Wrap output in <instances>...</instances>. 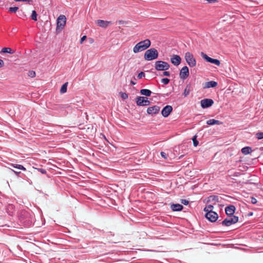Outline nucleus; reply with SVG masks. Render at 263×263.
I'll return each mask as SVG.
<instances>
[{"label":"nucleus","instance_id":"nucleus-8","mask_svg":"<svg viewBox=\"0 0 263 263\" xmlns=\"http://www.w3.org/2000/svg\"><path fill=\"white\" fill-rule=\"evenodd\" d=\"M201 55L208 62L215 64L217 66H219L220 64L219 60L210 58L203 52H201Z\"/></svg>","mask_w":263,"mask_h":263},{"label":"nucleus","instance_id":"nucleus-31","mask_svg":"<svg viewBox=\"0 0 263 263\" xmlns=\"http://www.w3.org/2000/svg\"><path fill=\"white\" fill-rule=\"evenodd\" d=\"M197 136L196 135H195L192 138L193 145L195 147L197 146L199 144V142H198V140H197Z\"/></svg>","mask_w":263,"mask_h":263},{"label":"nucleus","instance_id":"nucleus-18","mask_svg":"<svg viewBox=\"0 0 263 263\" xmlns=\"http://www.w3.org/2000/svg\"><path fill=\"white\" fill-rule=\"evenodd\" d=\"M183 208V205L179 203H175L171 205V209L173 211H181Z\"/></svg>","mask_w":263,"mask_h":263},{"label":"nucleus","instance_id":"nucleus-23","mask_svg":"<svg viewBox=\"0 0 263 263\" xmlns=\"http://www.w3.org/2000/svg\"><path fill=\"white\" fill-rule=\"evenodd\" d=\"M214 208V204H208L205 206V207L204 208L203 211L205 212L206 213L208 212H214L213 211Z\"/></svg>","mask_w":263,"mask_h":263},{"label":"nucleus","instance_id":"nucleus-25","mask_svg":"<svg viewBox=\"0 0 263 263\" xmlns=\"http://www.w3.org/2000/svg\"><path fill=\"white\" fill-rule=\"evenodd\" d=\"M11 166H12L14 168H17L18 170H23V171H26V170L25 167H24L23 165H22L21 164L12 163V164H11Z\"/></svg>","mask_w":263,"mask_h":263},{"label":"nucleus","instance_id":"nucleus-12","mask_svg":"<svg viewBox=\"0 0 263 263\" xmlns=\"http://www.w3.org/2000/svg\"><path fill=\"white\" fill-rule=\"evenodd\" d=\"M160 107L158 105L149 107L147 109V112L151 115H154L158 114L160 111Z\"/></svg>","mask_w":263,"mask_h":263},{"label":"nucleus","instance_id":"nucleus-6","mask_svg":"<svg viewBox=\"0 0 263 263\" xmlns=\"http://www.w3.org/2000/svg\"><path fill=\"white\" fill-rule=\"evenodd\" d=\"M151 103L146 97H137L136 98V104L138 106H148L151 104Z\"/></svg>","mask_w":263,"mask_h":263},{"label":"nucleus","instance_id":"nucleus-30","mask_svg":"<svg viewBox=\"0 0 263 263\" xmlns=\"http://www.w3.org/2000/svg\"><path fill=\"white\" fill-rule=\"evenodd\" d=\"M37 14L35 10H33L32 11V13L31 15V19L34 21H37Z\"/></svg>","mask_w":263,"mask_h":263},{"label":"nucleus","instance_id":"nucleus-36","mask_svg":"<svg viewBox=\"0 0 263 263\" xmlns=\"http://www.w3.org/2000/svg\"><path fill=\"white\" fill-rule=\"evenodd\" d=\"M161 82L164 84L166 85L170 82V79L167 78H163L161 80Z\"/></svg>","mask_w":263,"mask_h":263},{"label":"nucleus","instance_id":"nucleus-13","mask_svg":"<svg viewBox=\"0 0 263 263\" xmlns=\"http://www.w3.org/2000/svg\"><path fill=\"white\" fill-rule=\"evenodd\" d=\"M173 110V107L171 105L165 106L161 111V115L163 117H167Z\"/></svg>","mask_w":263,"mask_h":263},{"label":"nucleus","instance_id":"nucleus-39","mask_svg":"<svg viewBox=\"0 0 263 263\" xmlns=\"http://www.w3.org/2000/svg\"><path fill=\"white\" fill-rule=\"evenodd\" d=\"M160 155L163 158L165 159H166L167 158V155L165 153L161 152Z\"/></svg>","mask_w":263,"mask_h":263},{"label":"nucleus","instance_id":"nucleus-16","mask_svg":"<svg viewBox=\"0 0 263 263\" xmlns=\"http://www.w3.org/2000/svg\"><path fill=\"white\" fill-rule=\"evenodd\" d=\"M181 58L178 55H174L171 59L172 64L175 66L179 65L181 63Z\"/></svg>","mask_w":263,"mask_h":263},{"label":"nucleus","instance_id":"nucleus-38","mask_svg":"<svg viewBox=\"0 0 263 263\" xmlns=\"http://www.w3.org/2000/svg\"><path fill=\"white\" fill-rule=\"evenodd\" d=\"M145 77V73H144V72H140L138 74V76H137V78H138V79H142V78H143V77Z\"/></svg>","mask_w":263,"mask_h":263},{"label":"nucleus","instance_id":"nucleus-10","mask_svg":"<svg viewBox=\"0 0 263 263\" xmlns=\"http://www.w3.org/2000/svg\"><path fill=\"white\" fill-rule=\"evenodd\" d=\"M201 106L202 108L210 107L214 104V101L211 99H204L200 101Z\"/></svg>","mask_w":263,"mask_h":263},{"label":"nucleus","instance_id":"nucleus-37","mask_svg":"<svg viewBox=\"0 0 263 263\" xmlns=\"http://www.w3.org/2000/svg\"><path fill=\"white\" fill-rule=\"evenodd\" d=\"M250 200L251 203L253 204H255L257 202V199L254 197H251Z\"/></svg>","mask_w":263,"mask_h":263},{"label":"nucleus","instance_id":"nucleus-28","mask_svg":"<svg viewBox=\"0 0 263 263\" xmlns=\"http://www.w3.org/2000/svg\"><path fill=\"white\" fill-rule=\"evenodd\" d=\"M23 222L25 223V224L27 227L31 226L33 223V218L30 217V219L24 220Z\"/></svg>","mask_w":263,"mask_h":263},{"label":"nucleus","instance_id":"nucleus-27","mask_svg":"<svg viewBox=\"0 0 263 263\" xmlns=\"http://www.w3.org/2000/svg\"><path fill=\"white\" fill-rule=\"evenodd\" d=\"M190 86L187 85L186 86L185 88L184 89L183 95L184 96V97H186L190 94Z\"/></svg>","mask_w":263,"mask_h":263},{"label":"nucleus","instance_id":"nucleus-46","mask_svg":"<svg viewBox=\"0 0 263 263\" xmlns=\"http://www.w3.org/2000/svg\"><path fill=\"white\" fill-rule=\"evenodd\" d=\"M12 172H14V173L17 176H19V175L21 173L20 172H18V171H14V170H11Z\"/></svg>","mask_w":263,"mask_h":263},{"label":"nucleus","instance_id":"nucleus-14","mask_svg":"<svg viewBox=\"0 0 263 263\" xmlns=\"http://www.w3.org/2000/svg\"><path fill=\"white\" fill-rule=\"evenodd\" d=\"M236 210L235 206L234 205H230L225 208V212L228 216L232 217L234 215L235 211Z\"/></svg>","mask_w":263,"mask_h":263},{"label":"nucleus","instance_id":"nucleus-3","mask_svg":"<svg viewBox=\"0 0 263 263\" xmlns=\"http://www.w3.org/2000/svg\"><path fill=\"white\" fill-rule=\"evenodd\" d=\"M170 65L166 62L157 61L155 62V69L158 71L166 70L169 69Z\"/></svg>","mask_w":263,"mask_h":263},{"label":"nucleus","instance_id":"nucleus-17","mask_svg":"<svg viewBox=\"0 0 263 263\" xmlns=\"http://www.w3.org/2000/svg\"><path fill=\"white\" fill-rule=\"evenodd\" d=\"M96 23L99 27L104 28H106L109 24H111V22L109 21H106L102 20H97Z\"/></svg>","mask_w":263,"mask_h":263},{"label":"nucleus","instance_id":"nucleus-48","mask_svg":"<svg viewBox=\"0 0 263 263\" xmlns=\"http://www.w3.org/2000/svg\"><path fill=\"white\" fill-rule=\"evenodd\" d=\"M252 214H253V213H250L249 214V215H252Z\"/></svg>","mask_w":263,"mask_h":263},{"label":"nucleus","instance_id":"nucleus-40","mask_svg":"<svg viewBox=\"0 0 263 263\" xmlns=\"http://www.w3.org/2000/svg\"><path fill=\"white\" fill-rule=\"evenodd\" d=\"M180 202L184 205H187L189 204V201L186 199H181Z\"/></svg>","mask_w":263,"mask_h":263},{"label":"nucleus","instance_id":"nucleus-43","mask_svg":"<svg viewBox=\"0 0 263 263\" xmlns=\"http://www.w3.org/2000/svg\"><path fill=\"white\" fill-rule=\"evenodd\" d=\"M205 1H206L209 3L213 4L217 2V0H204Z\"/></svg>","mask_w":263,"mask_h":263},{"label":"nucleus","instance_id":"nucleus-5","mask_svg":"<svg viewBox=\"0 0 263 263\" xmlns=\"http://www.w3.org/2000/svg\"><path fill=\"white\" fill-rule=\"evenodd\" d=\"M185 59L190 67H193L196 66V61L192 53L190 52H186L185 54Z\"/></svg>","mask_w":263,"mask_h":263},{"label":"nucleus","instance_id":"nucleus-2","mask_svg":"<svg viewBox=\"0 0 263 263\" xmlns=\"http://www.w3.org/2000/svg\"><path fill=\"white\" fill-rule=\"evenodd\" d=\"M158 57V52L155 48H150L147 50L144 55V59L146 61H152L157 59Z\"/></svg>","mask_w":263,"mask_h":263},{"label":"nucleus","instance_id":"nucleus-15","mask_svg":"<svg viewBox=\"0 0 263 263\" xmlns=\"http://www.w3.org/2000/svg\"><path fill=\"white\" fill-rule=\"evenodd\" d=\"M207 202L215 205L217 202H219V197L217 195H211L208 197Z\"/></svg>","mask_w":263,"mask_h":263},{"label":"nucleus","instance_id":"nucleus-32","mask_svg":"<svg viewBox=\"0 0 263 263\" xmlns=\"http://www.w3.org/2000/svg\"><path fill=\"white\" fill-rule=\"evenodd\" d=\"M255 137L258 140L263 139V132H258L256 133Z\"/></svg>","mask_w":263,"mask_h":263},{"label":"nucleus","instance_id":"nucleus-35","mask_svg":"<svg viewBox=\"0 0 263 263\" xmlns=\"http://www.w3.org/2000/svg\"><path fill=\"white\" fill-rule=\"evenodd\" d=\"M28 76L31 78H34L35 77V72L33 70H30L28 72Z\"/></svg>","mask_w":263,"mask_h":263},{"label":"nucleus","instance_id":"nucleus-42","mask_svg":"<svg viewBox=\"0 0 263 263\" xmlns=\"http://www.w3.org/2000/svg\"><path fill=\"white\" fill-rule=\"evenodd\" d=\"M164 71L163 72V76H170V71H167L166 70H164Z\"/></svg>","mask_w":263,"mask_h":263},{"label":"nucleus","instance_id":"nucleus-21","mask_svg":"<svg viewBox=\"0 0 263 263\" xmlns=\"http://www.w3.org/2000/svg\"><path fill=\"white\" fill-rule=\"evenodd\" d=\"M217 85V83L214 81H211L205 83V86L204 88H211L215 87Z\"/></svg>","mask_w":263,"mask_h":263},{"label":"nucleus","instance_id":"nucleus-44","mask_svg":"<svg viewBox=\"0 0 263 263\" xmlns=\"http://www.w3.org/2000/svg\"><path fill=\"white\" fill-rule=\"evenodd\" d=\"M86 35L83 36L81 39V41H80L81 44H82L84 42V41H85L86 40Z\"/></svg>","mask_w":263,"mask_h":263},{"label":"nucleus","instance_id":"nucleus-20","mask_svg":"<svg viewBox=\"0 0 263 263\" xmlns=\"http://www.w3.org/2000/svg\"><path fill=\"white\" fill-rule=\"evenodd\" d=\"M140 92L141 95L146 96V97L151 96L152 94V91L150 90L147 89H142L140 90Z\"/></svg>","mask_w":263,"mask_h":263},{"label":"nucleus","instance_id":"nucleus-7","mask_svg":"<svg viewBox=\"0 0 263 263\" xmlns=\"http://www.w3.org/2000/svg\"><path fill=\"white\" fill-rule=\"evenodd\" d=\"M66 18L64 15H60L57 20V30L59 28L63 29L65 26Z\"/></svg>","mask_w":263,"mask_h":263},{"label":"nucleus","instance_id":"nucleus-11","mask_svg":"<svg viewBox=\"0 0 263 263\" xmlns=\"http://www.w3.org/2000/svg\"><path fill=\"white\" fill-rule=\"evenodd\" d=\"M189 76V68L185 66L183 67L180 70V73H179V76L180 79L184 80L186 79Z\"/></svg>","mask_w":263,"mask_h":263},{"label":"nucleus","instance_id":"nucleus-47","mask_svg":"<svg viewBox=\"0 0 263 263\" xmlns=\"http://www.w3.org/2000/svg\"><path fill=\"white\" fill-rule=\"evenodd\" d=\"M135 80H136V79H135ZM130 84L133 85H135L137 84V82H136V80L135 81H133V80H131L130 81Z\"/></svg>","mask_w":263,"mask_h":263},{"label":"nucleus","instance_id":"nucleus-22","mask_svg":"<svg viewBox=\"0 0 263 263\" xmlns=\"http://www.w3.org/2000/svg\"><path fill=\"white\" fill-rule=\"evenodd\" d=\"M241 153L243 154L244 155H248L251 153L252 149L251 147L249 146H246L243 148H242L241 150Z\"/></svg>","mask_w":263,"mask_h":263},{"label":"nucleus","instance_id":"nucleus-45","mask_svg":"<svg viewBox=\"0 0 263 263\" xmlns=\"http://www.w3.org/2000/svg\"><path fill=\"white\" fill-rule=\"evenodd\" d=\"M4 65V62L3 60L0 59V68H2Z\"/></svg>","mask_w":263,"mask_h":263},{"label":"nucleus","instance_id":"nucleus-4","mask_svg":"<svg viewBox=\"0 0 263 263\" xmlns=\"http://www.w3.org/2000/svg\"><path fill=\"white\" fill-rule=\"evenodd\" d=\"M229 217L224 219L222 222L221 224L224 226L229 227L233 224H235L238 221V217L236 216H233L232 217L229 216Z\"/></svg>","mask_w":263,"mask_h":263},{"label":"nucleus","instance_id":"nucleus-29","mask_svg":"<svg viewBox=\"0 0 263 263\" xmlns=\"http://www.w3.org/2000/svg\"><path fill=\"white\" fill-rule=\"evenodd\" d=\"M67 107V105L64 104H57L54 106V109L58 110L60 109H64Z\"/></svg>","mask_w":263,"mask_h":263},{"label":"nucleus","instance_id":"nucleus-41","mask_svg":"<svg viewBox=\"0 0 263 263\" xmlns=\"http://www.w3.org/2000/svg\"><path fill=\"white\" fill-rule=\"evenodd\" d=\"M37 170L42 174H46L47 173V171L44 168H38Z\"/></svg>","mask_w":263,"mask_h":263},{"label":"nucleus","instance_id":"nucleus-24","mask_svg":"<svg viewBox=\"0 0 263 263\" xmlns=\"http://www.w3.org/2000/svg\"><path fill=\"white\" fill-rule=\"evenodd\" d=\"M1 52L2 53H8L12 54V53H13L14 52L10 47H5L2 49Z\"/></svg>","mask_w":263,"mask_h":263},{"label":"nucleus","instance_id":"nucleus-33","mask_svg":"<svg viewBox=\"0 0 263 263\" xmlns=\"http://www.w3.org/2000/svg\"><path fill=\"white\" fill-rule=\"evenodd\" d=\"M18 9V7H10L9 8V11L10 12H16L17 10Z\"/></svg>","mask_w":263,"mask_h":263},{"label":"nucleus","instance_id":"nucleus-9","mask_svg":"<svg viewBox=\"0 0 263 263\" xmlns=\"http://www.w3.org/2000/svg\"><path fill=\"white\" fill-rule=\"evenodd\" d=\"M205 217L210 221L214 222L217 220L218 218V215L217 213L215 212H211L206 213Z\"/></svg>","mask_w":263,"mask_h":263},{"label":"nucleus","instance_id":"nucleus-1","mask_svg":"<svg viewBox=\"0 0 263 263\" xmlns=\"http://www.w3.org/2000/svg\"><path fill=\"white\" fill-rule=\"evenodd\" d=\"M151 42L149 39H146L137 43L133 48V52L135 53L143 51L151 46Z\"/></svg>","mask_w":263,"mask_h":263},{"label":"nucleus","instance_id":"nucleus-34","mask_svg":"<svg viewBox=\"0 0 263 263\" xmlns=\"http://www.w3.org/2000/svg\"><path fill=\"white\" fill-rule=\"evenodd\" d=\"M120 96L124 100H125L128 98V95L125 92H121Z\"/></svg>","mask_w":263,"mask_h":263},{"label":"nucleus","instance_id":"nucleus-26","mask_svg":"<svg viewBox=\"0 0 263 263\" xmlns=\"http://www.w3.org/2000/svg\"><path fill=\"white\" fill-rule=\"evenodd\" d=\"M67 85H68V82H66L64 84L62 85V86L60 89V92L61 93H64L67 91Z\"/></svg>","mask_w":263,"mask_h":263},{"label":"nucleus","instance_id":"nucleus-19","mask_svg":"<svg viewBox=\"0 0 263 263\" xmlns=\"http://www.w3.org/2000/svg\"><path fill=\"white\" fill-rule=\"evenodd\" d=\"M206 124L209 125H213L215 124L220 125L222 124V123L219 120H217L214 119H211L206 121Z\"/></svg>","mask_w":263,"mask_h":263}]
</instances>
